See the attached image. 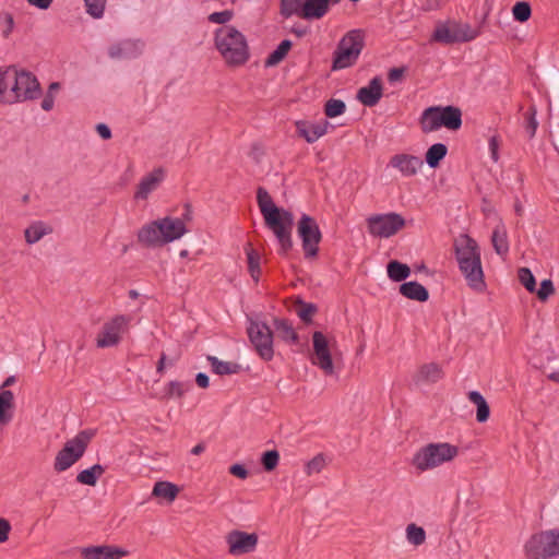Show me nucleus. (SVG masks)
<instances>
[{
  "mask_svg": "<svg viewBox=\"0 0 559 559\" xmlns=\"http://www.w3.org/2000/svg\"><path fill=\"white\" fill-rule=\"evenodd\" d=\"M455 260L467 286L475 293H484L487 288L481 263L480 248L475 239L466 234L455 238Z\"/></svg>",
  "mask_w": 559,
  "mask_h": 559,
  "instance_id": "1",
  "label": "nucleus"
},
{
  "mask_svg": "<svg viewBox=\"0 0 559 559\" xmlns=\"http://www.w3.org/2000/svg\"><path fill=\"white\" fill-rule=\"evenodd\" d=\"M257 201L266 226L274 233L281 245L280 253L287 254L293 247V213L286 210H280L274 204L269 192L262 187L257 191Z\"/></svg>",
  "mask_w": 559,
  "mask_h": 559,
  "instance_id": "2",
  "label": "nucleus"
},
{
  "mask_svg": "<svg viewBox=\"0 0 559 559\" xmlns=\"http://www.w3.org/2000/svg\"><path fill=\"white\" fill-rule=\"evenodd\" d=\"M215 47L228 66L245 64L249 57V46L242 33L236 27L225 25L215 32Z\"/></svg>",
  "mask_w": 559,
  "mask_h": 559,
  "instance_id": "3",
  "label": "nucleus"
},
{
  "mask_svg": "<svg viewBox=\"0 0 559 559\" xmlns=\"http://www.w3.org/2000/svg\"><path fill=\"white\" fill-rule=\"evenodd\" d=\"M459 448L449 442H432L420 448L413 456L412 464L416 469L426 472L453 461Z\"/></svg>",
  "mask_w": 559,
  "mask_h": 559,
  "instance_id": "4",
  "label": "nucleus"
},
{
  "mask_svg": "<svg viewBox=\"0 0 559 559\" xmlns=\"http://www.w3.org/2000/svg\"><path fill=\"white\" fill-rule=\"evenodd\" d=\"M365 46V32L360 28L350 29L338 41L334 51L332 69L340 70L356 63Z\"/></svg>",
  "mask_w": 559,
  "mask_h": 559,
  "instance_id": "5",
  "label": "nucleus"
},
{
  "mask_svg": "<svg viewBox=\"0 0 559 559\" xmlns=\"http://www.w3.org/2000/svg\"><path fill=\"white\" fill-rule=\"evenodd\" d=\"M420 124L425 133L436 131L441 127L459 130L462 126V110L455 106L429 107L423 112Z\"/></svg>",
  "mask_w": 559,
  "mask_h": 559,
  "instance_id": "6",
  "label": "nucleus"
},
{
  "mask_svg": "<svg viewBox=\"0 0 559 559\" xmlns=\"http://www.w3.org/2000/svg\"><path fill=\"white\" fill-rule=\"evenodd\" d=\"M95 436L92 429L80 431L74 438L68 440L57 453L53 468L56 472H64L75 464L85 453L91 440Z\"/></svg>",
  "mask_w": 559,
  "mask_h": 559,
  "instance_id": "7",
  "label": "nucleus"
},
{
  "mask_svg": "<svg viewBox=\"0 0 559 559\" xmlns=\"http://www.w3.org/2000/svg\"><path fill=\"white\" fill-rule=\"evenodd\" d=\"M530 559H548L559 556V527L542 531L531 536L525 544Z\"/></svg>",
  "mask_w": 559,
  "mask_h": 559,
  "instance_id": "8",
  "label": "nucleus"
},
{
  "mask_svg": "<svg viewBox=\"0 0 559 559\" xmlns=\"http://www.w3.org/2000/svg\"><path fill=\"white\" fill-rule=\"evenodd\" d=\"M131 317L117 314L107 320L100 328L95 338L97 348H110L118 346L123 334L128 332Z\"/></svg>",
  "mask_w": 559,
  "mask_h": 559,
  "instance_id": "9",
  "label": "nucleus"
},
{
  "mask_svg": "<svg viewBox=\"0 0 559 559\" xmlns=\"http://www.w3.org/2000/svg\"><path fill=\"white\" fill-rule=\"evenodd\" d=\"M366 222L369 234L379 238H390L406 225L405 218L395 212L373 214Z\"/></svg>",
  "mask_w": 559,
  "mask_h": 559,
  "instance_id": "10",
  "label": "nucleus"
},
{
  "mask_svg": "<svg viewBox=\"0 0 559 559\" xmlns=\"http://www.w3.org/2000/svg\"><path fill=\"white\" fill-rule=\"evenodd\" d=\"M249 340L258 355L265 361L274 357L273 332L270 326L260 321L251 320L247 329Z\"/></svg>",
  "mask_w": 559,
  "mask_h": 559,
  "instance_id": "11",
  "label": "nucleus"
},
{
  "mask_svg": "<svg viewBox=\"0 0 559 559\" xmlns=\"http://www.w3.org/2000/svg\"><path fill=\"white\" fill-rule=\"evenodd\" d=\"M297 233L302 242L305 257L307 259L316 258L322 239V234L316 219L307 214H302L297 225Z\"/></svg>",
  "mask_w": 559,
  "mask_h": 559,
  "instance_id": "12",
  "label": "nucleus"
},
{
  "mask_svg": "<svg viewBox=\"0 0 559 559\" xmlns=\"http://www.w3.org/2000/svg\"><path fill=\"white\" fill-rule=\"evenodd\" d=\"M13 104L36 99L40 95V85L37 78L25 70L14 67Z\"/></svg>",
  "mask_w": 559,
  "mask_h": 559,
  "instance_id": "13",
  "label": "nucleus"
},
{
  "mask_svg": "<svg viewBox=\"0 0 559 559\" xmlns=\"http://www.w3.org/2000/svg\"><path fill=\"white\" fill-rule=\"evenodd\" d=\"M478 32L469 24L453 23L450 27L447 24H440L432 34V40L442 44L465 43L475 39Z\"/></svg>",
  "mask_w": 559,
  "mask_h": 559,
  "instance_id": "14",
  "label": "nucleus"
},
{
  "mask_svg": "<svg viewBox=\"0 0 559 559\" xmlns=\"http://www.w3.org/2000/svg\"><path fill=\"white\" fill-rule=\"evenodd\" d=\"M225 539L228 552L231 556H242L254 551L259 542L257 533H247L239 530L230 531Z\"/></svg>",
  "mask_w": 559,
  "mask_h": 559,
  "instance_id": "15",
  "label": "nucleus"
},
{
  "mask_svg": "<svg viewBox=\"0 0 559 559\" xmlns=\"http://www.w3.org/2000/svg\"><path fill=\"white\" fill-rule=\"evenodd\" d=\"M314 357L312 364L318 366L326 376L334 374V365L325 335L316 331L312 334Z\"/></svg>",
  "mask_w": 559,
  "mask_h": 559,
  "instance_id": "16",
  "label": "nucleus"
},
{
  "mask_svg": "<svg viewBox=\"0 0 559 559\" xmlns=\"http://www.w3.org/2000/svg\"><path fill=\"white\" fill-rule=\"evenodd\" d=\"M389 165L397 169L403 177H413L420 171L424 162L418 156L403 153L393 155Z\"/></svg>",
  "mask_w": 559,
  "mask_h": 559,
  "instance_id": "17",
  "label": "nucleus"
},
{
  "mask_svg": "<svg viewBox=\"0 0 559 559\" xmlns=\"http://www.w3.org/2000/svg\"><path fill=\"white\" fill-rule=\"evenodd\" d=\"M127 555L126 549L112 545L88 546L81 549L83 559H121Z\"/></svg>",
  "mask_w": 559,
  "mask_h": 559,
  "instance_id": "18",
  "label": "nucleus"
},
{
  "mask_svg": "<svg viewBox=\"0 0 559 559\" xmlns=\"http://www.w3.org/2000/svg\"><path fill=\"white\" fill-rule=\"evenodd\" d=\"M138 241L145 247H162L165 245L158 219L139 229Z\"/></svg>",
  "mask_w": 559,
  "mask_h": 559,
  "instance_id": "19",
  "label": "nucleus"
},
{
  "mask_svg": "<svg viewBox=\"0 0 559 559\" xmlns=\"http://www.w3.org/2000/svg\"><path fill=\"white\" fill-rule=\"evenodd\" d=\"M382 94V81L379 76H376L367 86H362L358 90L357 99L365 106L373 107L379 103Z\"/></svg>",
  "mask_w": 559,
  "mask_h": 559,
  "instance_id": "20",
  "label": "nucleus"
},
{
  "mask_svg": "<svg viewBox=\"0 0 559 559\" xmlns=\"http://www.w3.org/2000/svg\"><path fill=\"white\" fill-rule=\"evenodd\" d=\"M162 227L165 245L181 238L186 233V224L182 218L164 217L158 219Z\"/></svg>",
  "mask_w": 559,
  "mask_h": 559,
  "instance_id": "21",
  "label": "nucleus"
},
{
  "mask_svg": "<svg viewBox=\"0 0 559 559\" xmlns=\"http://www.w3.org/2000/svg\"><path fill=\"white\" fill-rule=\"evenodd\" d=\"M14 67H0V104L13 105Z\"/></svg>",
  "mask_w": 559,
  "mask_h": 559,
  "instance_id": "22",
  "label": "nucleus"
},
{
  "mask_svg": "<svg viewBox=\"0 0 559 559\" xmlns=\"http://www.w3.org/2000/svg\"><path fill=\"white\" fill-rule=\"evenodd\" d=\"M442 368L436 362H428L418 368L414 374L416 384H432L443 378Z\"/></svg>",
  "mask_w": 559,
  "mask_h": 559,
  "instance_id": "23",
  "label": "nucleus"
},
{
  "mask_svg": "<svg viewBox=\"0 0 559 559\" xmlns=\"http://www.w3.org/2000/svg\"><path fill=\"white\" fill-rule=\"evenodd\" d=\"M164 171L160 168L154 169L152 173H150L147 176L142 178L138 186V190L135 192L136 199L145 200L148 194L154 191L160 181L163 180Z\"/></svg>",
  "mask_w": 559,
  "mask_h": 559,
  "instance_id": "24",
  "label": "nucleus"
},
{
  "mask_svg": "<svg viewBox=\"0 0 559 559\" xmlns=\"http://www.w3.org/2000/svg\"><path fill=\"white\" fill-rule=\"evenodd\" d=\"M328 124V121L322 124L297 121L296 128L300 136H302L308 143H313L326 133Z\"/></svg>",
  "mask_w": 559,
  "mask_h": 559,
  "instance_id": "25",
  "label": "nucleus"
},
{
  "mask_svg": "<svg viewBox=\"0 0 559 559\" xmlns=\"http://www.w3.org/2000/svg\"><path fill=\"white\" fill-rule=\"evenodd\" d=\"M52 227L47 223L43 221H35L24 230L25 242L29 246L35 245L45 236L52 234Z\"/></svg>",
  "mask_w": 559,
  "mask_h": 559,
  "instance_id": "26",
  "label": "nucleus"
},
{
  "mask_svg": "<svg viewBox=\"0 0 559 559\" xmlns=\"http://www.w3.org/2000/svg\"><path fill=\"white\" fill-rule=\"evenodd\" d=\"M328 11L329 0H306L301 8L300 17L318 20L323 17Z\"/></svg>",
  "mask_w": 559,
  "mask_h": 559,
  "instance_id": "27",
  "label": "nucleus"
},
{
  "mask_svg": "<svg viewBox=\"0 0 559 559\" xmlns=\"http://www.w3.org/2000/svg\"><path fill=\"white\" fill-rule=\"evenodd\" d=\"M491 243L493 247L495 252L500 255L504 257L509 252V241H508V234L504 226V223L502 219H499V223L492 230L491 235Z\"/></svg>",
  "mask_w": 559,
  "mask_h": 559,
  "instance_id": "28",
  "label": "nucleus"
},
{
  "mask_svg": "<svg viewBox=\"0 0 559 559\" xmlns=\"http://www.w3.org/2000/svg\"><path fill=\"white\" fill-rule=\"evenodd\" d=\"M14 416V394L10 390L0 393V425H8Z\"/></svg>",
  "mask_w": 559,
  "mask_h": 559,
  "instance_id": "29",
  "label": "nucleus"
},
{
  "mask_svg": "<svg viewBox=\"0 0 559 559\" xmlns=\"http://www.w3.org/2000/svg\"><path fill=\"white\" fill-rule=\"evenodd\" d=\"M400 293L411 300L420 302L426 301L429 298L428 290L421 284L415 281L403 283L400 286Z\"/></svg>",
  "mask_w": 559,
  "mask_h": 559,
  "instance_id": "30",
  "label": "nucleus"
},
{
  "mask_svg": "<svg viewBox=\"0 0 559 559\" xmlns=\"http://www.w3.org/2000/svg\"><path fill=\"white\" fill-rule=\"evenodd\" d=\"M273 326L278 337L282 338L283 341L293 344L298 342V334L296 333L292 323L288 320L275 318L273 320Z\"/></svg>",
  "mask_w": 559,
  "mask_h": 559,
  "instance_id": "31",
  "label": "nucleus"
},
{
  "mask_svg": "<svg viewBox=\"0 0 559 559\" xmlns=\"http://www.w3.org/2000/svg\"><path fill=\"white\" fill-rule=\"evenodd\" d=\"M178 493V486L165 480L156 481L152 490V496L163 498L168 502H173Z\"/></svg>",
  "mask_w": 559,
  "mask_h": 559,
  "instance_id": "32",
  "label": "nucleus"
},
{
  "mask_svg": "<svg viewBox=\"0 0 559 559\" xmlns=\"http://www.w3.org/2000/svg\"><path fill=\"white\" fill-rule=\"evenodd\" d=\"M207 360L211 364L213 372L219 376L235 374L241 370V366L234 361H223L215 356H209Z\"/></svg>",
  "mask_w": 559,
  "mask_h": 559,
  "instance_id": "33",
  "label": "nucleus"
},
{
  "mask_svg": "<svg viewBox=\"0 0 559 559\" xmlns=\"http://www.w3.org/2000/svg\"><path fill=\"white\" fill-rule=\"evenodd\" d=\"M468 400L477 406V421H487L490 416V407L485 397L478 391H471L468 392Z\"/></svg>",
  "mask_w": 559,
  "mask_h": 559,
  "instance_id": "34",
  "label": "nucleus"
},
{
  "mask_svg": "<svg viewBox=\"0 0 559 559\" xmlns=\"http://www.w3.org/2000/svg\"><path fill=\"white\" fill-rule=\"evenodd\" d=\"M104 472L105 468L100 464H95L90 468L81 471L76 476V481L87 486H95Z\"/></svg>",
  "mask_w": 559,
  "mask_h": 559,
  "instance_id": "35",
  "label": "nucleus"
},
{
  "mask_svg": "<svg viewBox=\"0 0 559 559\" xmlns=\"http://www.w3.org/2000/svg\"><path fill=\"white\" fill-rule=\"evenodd\" d=\"M245 251L247 254L248 271L252 280L257 283L261 273L260 254L252 248L251 243L246 245Z\"/></svg>",
  "mask_w": 559,
  "mask_h": 559,
  "instance_id": "36",
  "label": "nucleus"
},
{
  "mask_svg": "<svg viewBox=\"0 0 559 559\" xmlns=\"http://www.w3.org/2000/svg\"><path fill=\"white\" fill-rule=\"evenodd\" d=\"M448 147L443 143L431 145L426 152V163L429 167L436 168L440 162L447 156Z\"/></svg>",
  "mask_w": 559,
  "mask_h": 559,
  "instance_id": "37",
  "label": "nucleus"
},
{
  "mask_svg": "<svg viewBox=\"0 0 559 559\" xmlns=\"http://www.w3.org/2000/svg\"><path fill=\"white\" fill-rule=\"evenodd\" d=\"M386 272L392 281L402 282L409 276L411 269L407 264L393 260L388 263Z\"/></svg>",
  "mask_w": 559,
  "mask_h": 559,
  "instance_id": "38",
  "label": "nucleus"
},
{
  "mask_svg": "<svg viewBox=\"0 0 559 559\" xmlns=\"http://www.w3.org/2000/svg\"><path fill=\"white\" fill-rule=\"evenodd\" d=\"M290 48L292 41L289 39L282 40L281 44L276 47V49L266 58L265 66L274 67L278 64L282 60H284Z\"/></svg>",
  "mask_w": 559,
  "mask_h": 559,
  "instance_id": "39",
  "label": "nucleus"
},
{
  "mask_svg": "<svg viewBox=\"0 0 559 559\" xmlns=\"http://www.w3.org/2000/svg\"><path fill=\"white\" fill-rule=\"evenodd\" d=\"M406 538L411 544L419 546L426 540V532L423 527L411 523L406 527Z\"/></svg>",
  "mask_w": 559,
  "mask_h": 559,
  "instance_id": "40",
  "label": "nucleus"
},
{
  "mask_svg": "<svg viewBox=\"0 0 559 559\" xmlns=\"http://www.w3.org/2000/svg\"><path fill=\"white\" fill-rule=\"evenodd\" d=\"M346 105L341 99L331 98L325 103L324 114L329 118H335L345 112Z\"/></svg>",
  "mask_w": 559,
  "mask_h": 559,
  "instance_id": "41",
  "label": "nucleus"
},
{
  "mask_svg": "<svg viewBox=\"0 0 559 559\" xmlns=\"http://www.w3.org/2000/svg\"><path fill=\"white\" fill-rule=\"evenodd\" d=\"M326 465L325 457L323 454H317L305 466V473L308 476L320 473Z\"/></svg>",
  "mask_w": 559,
  "mask_h": 559,
  "instance_id": "42",
  "label": "nucleus"
},
{
  "mask_svg": "<svg viewBox=\"0 0 559 559\" xmlns=\"http://www.w3.org/2000/svg\"><path fill=\"white\" fill-rule=\"evenodd\" d=\"M513 16L519 22H526L532 14L531 5L528 2H516L512 9Z\"/></svg>",
  "mask_w": 559,
  "mask_h": 559,
  "instance_id": "43",
  "label": "nucleus"
},
{
  "mask_svg": "<svg viewBox=\"0 0 559 559\" xmlns=\"http://www.w3.org/2000/svg\"><path fill=\"white\" fill-rule=\"evenodd\" d=\"M86 12L94 19H100L104 14L106 0H84Z\"/></svg>",
  "mask_w": 559,
  "mask_h": 559,
  "instance_id": "44",
  "label": "nucleus"
},
{
  "mask_svg": "<svg viewBox=\"0 0 559 559\" xmlns=\"http://www.w3.org/2000/svg\"><path fill=\"white\" fill-rule=\"evenodd\" d=\"M301 8V0H282L281 12L286 17L292 15L300 16Z\"/></svg>",
  "mask_w": 559,
  "mask_h": 559,
  "instance_id": "45",
  "label": "nucleus"
},
{
  "mask_svg": "<svg viewBox=\"0 0 559 559\" xmlns=\"http://www.w3.org/2000/svg\"><path fill=\"white\" fill-rule=\"evenodd\" d=\"M519 280H520L521 284L530 293H534L536 290V281H535V277L530 269H527V267L520 269L519 270Z\"/></svg>",
  "mask_w": 559,
  "mask_h": 559,
  "instance_id": "46",
  "label": "nucleus"
},
{
  "mask_svg": "<svg viewBox=\"0 0 559 559\" xmlns=\"http://www.w3.org/2000/svg\"><path fill=\"white\" fill-rule=\"evenodd\" d=\"M299 308L297 309L298 317L306 323L311 322L312 317L317 312V307L313 304L298 301Z\"/></svg>",
  "mask_w": 559,
  "mask_h": 559,
  "instance_id": "47",
  "label": "nucleus"
},
{
  "mask_svg": "<svg viewBox=\"0 0 559 559\" xmlns=\"http://www.w3.org/2000/svg\"><path fill=\"white\" fill-rule=\"evenodd\" d=\"M280 461V453L276 450H270L263 453L261 457L262 465L266 472L273 471Z\"/></svg>",
  "mask_w": 559,
  "mask_h": 559,
  "instance_id": "48",
  "label": "nucleus"
},
{
  "mask_svg": "<svg viewBox=\"0 0 559 559\" xmlns=\"http://www.w3.org/2000/svg\"><path fill=\"white\" fill-rule=\"evenodd\" d=\"M537 109L534 105L530 106L526 117H527V124L526 130L528 132L530 138H533L536 133L538 122L536 120Z\"/></svg>",
  "mask_w": 559,
  "mask_h": 559,
  "instance_id": "49",
  "label": "nucleus"
},
{
  "mask_svg": "<svg viewBox=\"0 0 559 559\" xmlns=\"http://www.w3.org/2000/svg\"><path fill=\"white\" fill-rule=\"evenodd\" d=\"M59 90V83L57 82H53L49 85V90L47 92V94L45 95L44 99L41 100V108L45 110V111H49L53 108V104H55V96H53V92L55 91H58Z\"/></svg>",
  "mask_w": 559,
  "mask_h": 559,
  "instance_id": "50",
  "label": "nucleus"
},
{
  "mask_svg": "<svg viewBox=\"0 0 559 559\" xmlns=\"http://www.w3.org/2000/svg\"><path fill=\"white\" fill-rule=\"evenodd\" d=\"M555 294V287L551 280L546 278L542 281L540 287L537 290V297L539 300L545 301L549 296Z\"/></svg>",
  "mask_w": 559,
  "mask_h": 559,
  "instance_id": "51",
  "label": "nucleus"
},
{
  "mask_svg": "<svg viewBox=\"0 0 559 559\" xmlns=\"http://www.w3.org/2000/svg\"><path fill=\"white\" fill-rule=\"evenodd\" d=\"M233 17V12L230 10H224L219 12H213L209 15V21L216 24H225L229 22Z\"/></svg>",
  "mask_w": 559,
  "mask_h": 559,
  "instance_id": "52",
  "label": "nucleus"
},
{
  "mask_svg": "<svg viewBox=\"0 0 559 559\" xmlns=\"http://www.w3.org/2000/svg\"><path fill=\"white\" fill-rule=\"evenodd\" d=\"M167 394L169 396L181 397L185 394V389L181 382L170 381L167 388Z\"/></svg>",
  "mask_w": 559,
  "mask_h": 559,
  "instance_id": "53",
  "label": "nucleus"
},
{
  "mask_svg": "<svg viewBox=\"0 0 559 559\" xmlns=\"http://www.w3.org/2000/svg\"><path fill=\"white\" fill-rule=\"evenodd\" d=\"M11 528L9 520L0 518V544L5 543L9 539Z\"/></svg>",
  "mask_w": 559,
  "mask_h": 559,
  "instance_id": "54",
  "label": "nucleus"
},
{
  "mask_svg": "<svg viewBox=\"0 0 559 559\" xmlns=\"http://www.w3.org/2000/svg\"><path fill=\"white\" fill-rule=\"evenodd\" d=\"M126 45L123 44H116V45H112L109 50H108V55L110 58L112 59H119V58H123L127 56V52H126Z\"/></svg>",
  "mask_w": 559,
  "mask_h": 559,
  "instance_id": "55",
  "label": "nucleus"
},
{
  "mask_svg": "<svg viewBox=\"0 0 559 559\" xmlns=\"http://www.w3.org/2000/svg\"><path fill=\"white\" fill-rule=\"evenodd\" d=\"M499 144H500V140H499L498 135L495 134V135L490 136L489 150H490V155H491V158L493 162H498V159H499V154H498Z\"/></svg>",
  "mask_w": 559,
  "mask_h": 559,
  "instance_id": "56",
  "label": "nucleus"
},
{
  "mask_svg": "<svg viewBox=\"0 0 559 559\" xmlns=\"http://www.w3.org/2000/svg\"><path fill=\"white\" fill-rule=\"evenodd\" d=\"M3 19H4L5 27L2 32V35L4 38H8L11 35V33L13 32L14 19H13V15L8 12L3 14Z\"/></svg>",
  "mask_w": 559,
  "mask_h": 559,
  "instance_id": "57",
  "label": "nucleus"
},
{
  "mask_svg": "<svg viewBox=\"0 0 559 559\" xmlns=\"http://www.w3.org/2000/svg\"><path fill=\"white\" fill-rule=\"evenodd\" d=\"M229 473L240 479H246L249 475L248 469L241 464H234L229 467Z\"/></svg>",
  "mask_w": 559,
  "mask_h": 559,
  "instance_id": "58",
  "label": "nucleus"
},
{
  "mask_svg": "<svg viewBox=\"0 0 559 559\" xmlns=\"http://www.w3.org/2000/svg\"><path fill=\"white\" fill-rule=\"evenodd\" d=\"M448 0H425L421 9L425 12L439 10Z\"/></svg>",
  "mask_w": 559,
  "mask_h": 559,
  "instance_id": "59",
  "label": "nucleus"
},
{
  "mask_svg": "<svg viewBox=\"0 0 559 559\" xmlns=\"http://www.w3.org/2000/svg\"><path fill=\"white\" fill-rule=\"evenodd\" d=\"M404 68H393L389 71L388 79L391 83L400 81L404 75Z\"/></svg>",
  "mask_w": 559,
  "mask_h": 559,
  "instance_id": "60",
  "label": "nucleus"
},
{
  "mask_svg": "<svg viewBox=\"0 0 559 559\" xmlns=\"http://www.w3.org/2000/svg\"><path fill=\"white\" fill-rule=\"evenodd\" d=\"M96 130L102 139L108 140L111 138V131L107 124L98 123L96 126Z\"/></svg>",
  "mask_w": 559,
  "mask_h": 559,
  "instance_id": "61",
  "label": "nucleus"
},
{
  "mask_svg": "<svg viewBox=\"0 0 559 559\" xmlns=\"http://www.w3.org/2000/svg\"><path fill=\"white\" fill-rule=\"evenodd\" d=\"M195 382L200 388L206 389L210 384L209 376L204 372H199L195 377Z\"/></svg>",
  "mask_w": 559,
  "mask_h": 559,
  "instance_id": "62",
  "label": "nucleus"
},
{
  "mask_svg": "<svg viewBox=\"0 0 559 559\" xmlns=\"http://www.w3.org/2000/svg\"><path fill=\"white\" fill-rule=\"evenodd\" d=\"M52 1L53 0H27L31 5L40 10H47L51 5Z\"/></svg>",
  "mask_w": 559,
  "mask_h": 559,
  "instance_id": "63",
  "label": "nucleus"
},
{
  "mask_svg": "<svg viewBox=\"0 0 559 559\" xmlns=\"http://www.w3.org/2000/svg\"><path fill=\"white\" fill-rule=\"evenodd\" d=\"M204 450H205V447H204L202 443H199V444L194 445V447L191 449V453H192L193 455H199V454H201Z\"/></svg>",
  "mask_w": 559,
  "mask_h": 559,
  "instance_id": "64",
  "label": "nucleus"
}]
</instances>
